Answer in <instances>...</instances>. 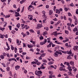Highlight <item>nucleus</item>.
I'll return each instance as SVG.
<instances>
[{
	"instance_id": "11",
	"label": "nucleus",
	"mask_w": 78,
	"mask_h": 78,
	"mask_svg": "<svg viewBox=\"0 0 78 78\" xmlns=\"http://www.w3.org/2000/svg\"><path fill=\"white\" fill-rule=\"evenodd\" d=\"M55 11L56 12L57 14H60V13H61V12L58 9H56L55 10Z\"/></svg>"
},
{
	"instance_id": "16",
	"label": "nucleus",
	"mask_w": 78,
	"mask_h": 78,
	"mask_svg": "<svg viewBox=\"0 0 78 78\" xmlns=\"http://www.w3.org/2000/svg\"><path fill=\"white\" fill-rule=\"evenodd\" d=\"M36 75H37V76H38L39 77H37V78H41V76H42V74H39V73H38V74H36Z\"/></svg>"
},
{
	"instance_id": "53",
	"label": "nucleus",
	"mask_w": 78,
	"mask_h": 78,
	"mask_svg": "<svg viewBox=\"0 0 78 78\" xmlns=\"http://www.w3.org/2000/svg\"><path fill=\"white\" fill-rule=\"evenodd\" d=\"M39 38L40 40H42V39H44V37H43L42 36L40 37Z\"/></svg>"
},
{
	"instance_id": "9",
	"label": "nucleus",
	"mask_w": 78,
	"mask_h": 78,
	"mask_svg": "<svg viewBox=\"0 0 78 78\" xmlns=\"http://www.w3.org/2000/svg\"><path fill=\"white\" fill-rule=\"evenodd\" d=\"M78 46L77 45L75 46L74 48H73V49L74 50H78Z\"/></svg>"
},
{
	"instance_id": "18",
	"label": "nucleus",
	"mask_w": 78,
	"mask_h": 78,
	"mask_svg": "<svg viewBox=\"0 0 78 78\" xmlns=\"http://www.w3.org/2000/svg\"><path fill=\"white\" fill-rule=\"evenodd\" d=\"M47 34V31H45L44 32L43 34V36H45Z\"/></svg>"
},
{
	"instance_id": "30",
	"label": "nucleus",
	"mask_w": 78,
	"mask_h": 78,
	"mask_svg": "<svg viewBox=\"0 0 78 78\" xmlns=\"http://www.w3.org/2000/svg\"><path fill=\"white\" fill-rule=\"evenodd\" d=\"M37 73H39V74H42V71L41 70L40 71H37Z\"/></svg>"
},
{
	"instance_id": "55",
	"label": "nucleus",
	"mask_w": 78,
	"mask_h": 78,
	"mask_svg": "<svg viewBox=\"0 0 78 78\" xmlns=\"http://www.w3.org/2000/svg\"><path fill=\"white\" fill-rule=\"evenodd\" d=\"M13 7L14 8H16V9H17V7H16V4L14 5H13Z\"/></svg>"
},
{
	"instance_id": "44",
	"label": "nucleus",
	"mask_w": 78,
	"mask_h": 78,
	"mask_svg": "<svg viewBox=\"0 0 78 78\" xmlns=\"http://www.w3.org/2000/svg\"><path fill=\"white\" fill-rule=\"evenodd\" d=\"M11 46L12 50H14V48L13 47V46L11 45Z\"/></svg>"
},
{
	"instance_id": "46",
	"label": "nucleus",
	"mask_w": 78,
	"mask_h": 78,
	"mask_svg": "<svg viewBox=\"0 0 78 78\" xmlns=\"http://www.w3.org/2000/svg\"><path fill=\"white\" fill-rule=\"evenodd\" d=\"M8 40L10 42V43H11V42L12 41V39H11V38H8Z\"/></svg>"
},
{
	"instance_id": "43",
	"label": "nucleus",
	"mask_w": 78,
	"mask_h": 78,
	"mask_svg": "<svg viewBox=\"0 0 78 78\" xmlns=\"http://www.w3.org/2000/svg\"><path fill=\"white\" fill-rule=\"evenodd\" d=\"M11 33L12 34H14L16 33V31L12 30L11 31Z\"/></svg>"
},
{
	"instance_id": "49",
	"label": "nucleus",
	"mask_w": 78,
	"mask_h": 78,
	"mask_svg": "<svg viewBox=\"0 0 78 78\" xmlns=\"http://www.w3.org/2000/svg\"><path fill=\"white\" fill-rule=\"evenodd\" d=\"M59 39L61 40V41H62V40H63V38L62 37V36H60L59 37Z\"/></svg>"
},
{
	"instance_id": "39",
	"label": "nucleus",
	"mask_w": 78,
	"mask_h": 78,
	"mask_svg": "<svg viewBox=\"0 0 78 78\" xmlns=\"http://www.w3.org/2000/svg\"><path fill=\"white\" fill-rule=\"evenodd\" d=\"M0 38H2V39H4V37H3V35L2 34H0Z\"/></svg>"
},
{
	"instance_id": "34",
	"label": "nucleus",
	"mask_w": 78,
	"mask_h": 78,
	"mask_svg": "<svg viewBox=\"0 0 78 78\" xmlns=\"http://www.w3.org/2000/svg\"><path fill=\"white\" fill-rule=\"evenodd\" d=\"M2 65L4 67H6V65H5V63H1Z\"/></svg>"
},
{
	"instance_id": "52",
	"label": "nucleus",
	"mask_w": 78,
	"mask_h": 78,
	"mask_svg": "<svg viewBox=\"0 0 78 78\" xmlns=\"http://www.w3.org/2000/svg\"><path fill=\"white\" fill-rule=\"evenodd\" d=\"M8 27L9 28L10 30H12V26H9Z\"/></svg>"
},
{
	"instance_id": "13",
	"label": "nucleus",
	"mask_w": 78,
	"mask_h": 78,
	"mask_svg": "<svg viewBox=\"0 0 78 78\" xmlns=\"http://www.w3.org/2000/svg\"><path fill=\"white\" fill-rule=\"evenodd\" d=\"M51 44H53V43L52 42H51L49 45L47 46V47L48 48L51 47Z\"/></svg>"
},
{
	"instance_id": "62",
	"label": "nucleus",
	"mask_w": 78,
	"mask_h": 78,
	"mask_svg": "<svg viewBox=\"0 0 78 78\" xmlns=\"http://www.w3.org/2000/svg\"><path fill=\"white\" fill-rule=\"evenodd\" d=\"M9 67H7L6 68V70L7 71H9Z\"/></svg>"
},
{
	"instance_id": "54",
	"label": "nucleus",
	"mask_w": 78,
	"mask_h": 78,
	"mask_svg": "<svg viewBox=\"0 0 78 78\" xmlns=\"http://www.w3.org/2000/svg\"><path fill=\"white\" fill-rule=\"evenodd\" d=\"M66 65L67 66H69V67H70V63L68 62H67L66 63Z\"/></svg>"
},
{
	"instance_id": "12",
	"label": "nucleus",
	"mask_w": 78,
	"mask_h": 78,
	"mask_svg": "<svg viewBox=\"0 0 78 78\" xmlns=\"http://www.w3.org/2000/svg\"><path fill=\"white\" fill-rule=\"evenodd\" d=\"M53 55L54 56H55V57H58V55L56 53V52H55L53 54Z\"/></svg>"
},
{
	"instance_id": "27",
	"label": "nucleus",
	"mask_w": 78,
	"mask_h": 78,
	"mask_svg": "<svg viewBox=\"0 0 78 78\" xmlns=\"http://www.w3.org/2000/svg\"><path fill=\"white\" fill-rule=\"evenodd\" d=\"M30 42H31V43H32L34 45H35L36 44V42L33 41H32V40H31L30 41Z\"/></svg>"
},
{
	"instance_id": "48",
	"label": "nucleus",
	"mask_w": 78,
	"mask_h": 78,
	"mask_svg": "<svg viewBox=\"0 0 78 78\" xmlns=\"http://www.w3.org/2000/svg\"><path fill=\"white\" fill-rule=\"evenodd\" d=\"M45 7L46 9H48V8L50 7V6L48 5H46Z\"/></svg>"
},
{
	"instance_id": "10",
	"label": "nucleus",
	"mask_w": 78,
	"mask_h": 78,
	"mask_svg": "<svg viewBox=\"0 0 78 78\" xmlns=\"http://www.w3.org/2000/svg\"><path fill=\"white\" fill-rule=\"evenodd\" d=\"M6 45L8 47V48H7V50H10V46H9V44H8V43L6 42Z\"/></svg>"
},
{
	"instance_id": "26",
	"label": "nucleus",
	"mask_w": 78,
	"mask_h": 78,
	"mask_svg": "<svg viewBox=\"0 0 78 78\" xmlns=\"http://www.w3.org/2000/svg\"><path fill=\"white\" fill-rule=\"evenodd\" d=\"M25 28H26V30H28L30 28V27L27 26V25H25Z\"/></svg>"
},
{
	"instance_id": "15",
	"label": "nucleus",
	"mask_w": 78,
	"mask_h": 78,
	"mask_svg": "<svg viewBox=\"0 0 78 78\" xmlns=\"http://www.w3.org/2000/svg\"><path fill=\"white\" fill-rule=\"evenodd\" d=\"M68 73L69 76H74V75L72 73V72H68Z\"/></svg>"
},
{
	"instance_id": "42",
	"label": "nucleus",
	"mask_w": 78,
	"mask_h": 78,
	"mask_svg": "<svg viewBox=\"0 0 78 78\" xmlns=\"http://www.w3.org/2000/svg\"><path fill=\"white\" fill-rule=\"evenodd\" d=\"M75 25H77V23H78V21L77 20H75Z\"/></svg>"
},
{
	"instance_id": "50",
	"label": "nucleus",
	"mask_w": 78,
	"mask_h": 78,
	"mask_svg": "<svg viewBox=\"0 0 78 78\" xmlns=\"http://www.w3.org/2000/svg\"><path fill=\"white\" fill-rule=\"evenodd\" d=\"M73 19L75 20H77V19H76V17L75 16H73Z\"/></svg>"
},
{
	"instance_id": "41",
	"label": "nucleus",
	"mask_w": 78,
	"mask_h": 78,
	"mask_svg": "<svg viewBox=\"0 0 78 78\" xmlns=\"http://www.w3.org/2000/svg\"><path fill=\"white\" fill-rule=\"evenodd\" d=\"M20 11V9L19 8H18V9H16V11L18 12H19Z\"/></svg>"
},
{
	"instance_id": "59",
	"label": "nucleus",
	"mask_w": 78,
	"mask_h": 78,
	"mask_svg": "<svg viewBox=\"0 0 78 78\" xmlns=\"http://www.w3.org/2000/svg\"><path fill=\"white\" fill-rule=\"evenodd\" d=\"M4 36H5V38H8V34H6V35H4Z\"/></svg>"
},
{
	"instance_id": "7",
	"label": "nucleus",
	"mask_w": 78,
	"mask_h": 78,
	"mask_svg": "<svg viewBox=\"0 0 78 78\" xmlns=\"http://www.w3.org/2000/svg\"><path fill=\"white\" fill-rule=\"evenodd\" d=\"M15 17H19V16H20V14L19 12H16L15 14Z\"/></svg>"
},
{
	"instance_id": "40",
	"label": "nucleus",
	"mask_w": 78,
	"mask_h": 78,
	"mask_svg": "<svg viewBox=\"0 0 78 78\" xmlns=\"http://www.w3.org/2000/svg\"><path fill=\"white\" fill-rule=\"evenodd\" d=\"M6 53L5 52L2 53V55L4 56H6Z\"/></svg>"
},
{
	"instance_id": "38",
	"label": "nucleus",
	"mask_w": 78,
	"mask_h": 78,
	"mask_svg": "<svg viewBox=\"0 0 78 78\" xmlns=\"http://www.w3.org/2000/svg\"><path fill=\"white\" fill-rule=\"evenodd\" d=\"M68 20L70 21V23H72V19H71L70 18H68Z\"/></svg>"
},
{
	"instance_id": "5",
	"label": "nucleus",
	"mask_w": 78,
	"mask_h": 78,
	"mask_svg": "<svg viewBox=\"0 0 78 78\" xmlns=\"http://www.w3.org/2000/svg\"><path fill=\"white\" fill-rule=\"evenodd\" d=\"M42 12L43 14V16L45 18H47V16L45 15V13H46V12H45V11L44 10L43 11H42Z\"/></svg>"
},
{
	"instance_id": "61",
	"label": "nucleus",
	"mask_w": 78,
	"mask_h": 78,
	"mask_svg": "<svg viewBox=\"0 0 78 78\" xmlns=\"http://www.w3.org/2000/svg\"><path fill=\"white\" fill-rule=\"evenodd\" d=\"M47 51H48V52H50V53H51V52H52V51H51V50L49 49H48L47 50Z\"/></svg>"
},
{
	"instance_id": "25",
	"label": "nucleus",
	"mask_w": 78,
	"mask_h": 78,
	"mask_svg": "<svg viewBox=\"0 0 78 78\" xmlns=\"http://www.w3.org/2000/svg\"><path fill=\"white\" fill-rule=\"evenodd\" d=\"M5 27L2 28V27H0V30H1L2 31H3L5 30Z\"/></svg>"
},
{
	"instance_id": "17",
	"label": "nucleus",
	"mask_w": 78,
	"mask_h": 78,
	"mask_svg": "<svg viewBox=\"0 0 78 78\" xmlns=\"http://www.w3.org/2000/svg\"><path fill=\"white\" fill-rule=\"evenodd\" d=\"M55 53H57V54H59V55H62V52H59L58 51H56Z\"/></svg>"
},
{
	"instance_id": "29",
	"label": "nucleus",
	"mask_w": 78,
	"mask_h": 78,
	"mask_svg": "<svg viewBox=\"0 0 78 78\" xmlns=\"http://www.w3.org/2000/svg\"><path fill=\"white\" fill-rule=\"evenodd\" d=\"M46 55V53H44V54H43L41 55H40V56H41L42 58H43Z\"/></svg>"
},
{
	"instance_id": "45",
	"label": "nucleus",
	"mask_w": 78,
	"mask_h": 78,
	"mask_svg": "<svg viewBox=\"0 0 78 78\" xmlns=\"http://www.w3.org/2000/svg\"><path fill=\"white\" fill-rule=\"evenodd\" d=\"M46 31H48V27H47L46 28L45 27H44V30H45Z\"/></svg>"
},
{
	"instance_id": "3",
	"label": "nucleus",
	"mask_w": 78,
	"mask_h": 78,
	"mask_svg": "<svg viewBox=\"0 0 78 78\" xmlns=\"http://www.w3.org/2000/svg\"><path fill=\"white\" fill-rule=\"evenodd\" d=\"M33 5H29L28 7V10L29 11H32V10L31 9V8H33Z\"/></svg>"
},
{
	"instance_id": "23",
	"label": "nucleus",
	"mask_w": 78,
	"mask_h": 78,
	"mask_svg": "<svg viewBox=\"0 0 78 78\" xmlns=\"http://www.w3.org/2000/svg\"><path fill=\"white\" fill-rule=\"evenodd\" d=\"M27 47H28V48H31L33 47V45H30V44H27Z\"/></svg>"
},
{
	"instance_id": "14",
	"label": "nucleus",
	"mask_w": 78,
	"mask_h": 78,
	"mask_svg": "<svg viewBox=\"0 0 78 78\" xmlns=\"http://www.w3.org/2000/svg\"><path fill=\"white\" fill-rule=\"evenodd\" d=\"M22 35H23V37H25L27 36V34H24L23 32H22L21 33Z\"/></svg>"
},
{
	"instance_id": "37",
	"label": "nucleus",
	"mask_w": 78,
	"mask_h": 78,
	"mask_svg": "<svg viewBox=\"0 0 78 78\" xmlns=\"http://www.w3.org/2000/svg\"><path fill=\"white\" fill-rule=\"evenodd\" d=\"M17 48H14V51L15 53H17Z\"/></svg>"
},
{
	"instance_id": "58",
	"label": "nucleus",
	"mask_w": 78,
	"mask_h": 78,
	"mask_svg": "<svg viewBox=\"0 0 78 78\" xmlns=\"http://www.w3.org/2000/svg\"><path fill=\"white\" fill-rule=\"evenodd\" d=\"M62 53H64V54H67V51H62Z\"/></svg>"
},
{
	"instance_id": "2",
	"label": "nucleus",
	"mask_w": 78,
	"mask_h": 78,
	"mask_svg": "<svg viewBox=\"0 0 78 78\" xmlns=\"http://www.w3.org/2000/svg\"><path fill=\"white\" fill-rule=\"evenodd\" d=\"M42 27V25L41 24H38L37 25V27H36L37 29H40V28H41Z\"/></svg>"
},
{
	"instance_id": "51",
	"label": "nucleus",
	"mask_w": 78,
	"mask_h": 78,
	"mask_svg": "<svg viewBox=\"0 0 78 78\" xmlns=\"http://www.w3.org/2000/svg\"><path fill=\"white\" fill-rule=\"evenodd\" d=\"M45 44L44 41L43 42H41L40 43V45H44V44Z\"/></svg>"
},
{
	"instance_id": "4",
	"label": "nucleus",
	"mask_w": 78,
	"mask_h": 78,
	"mask_svg": "<svg viewBox=\"0 0 78 78\" xmlns=\"http://www.w3.org/2000/svg\"><path fill=\"white\" fill-rule=\"evenodd\" d=\"M20 67V66L19 65H16L15 67V69L16 70H17L18 69H19Z\"/></svg>"
},
{
	"instance_id": "6",
	"label": "nucleus",
	"mask_w": 78,
	"mask_h": 78,
	"mask_svg": "<svg viewBox=\"0 0 78 78\" xmlns=\"http://www.w3.org/2000/svg\"><path fill=\"white\" fill-rule=\"evenodd\" d=\"M59 70L60 71H64L65 72H66V70L62 67H59Z\"/></svg>"
},
{
	"instance_id": "22",
	"label": "nucleus",
	"mask_w": 78,
	"mask_h": 78,
	"mask_svg": "<svg viewBox=\"0 0 78 78\" xmlns=\"http://www.w3.org/2000/svg\"><path fill=\"white\" fill-rule=\"evenodd\" d=\"M0 58H1L2 59H5V57L3 55H0Z\"/></svg>"
},
{
	"instance_id": "31",
	"label": "nucleus",
	"mask_w": 78,
	"mask_h": 78,
	"mask_svg": "<svg viewBox=\"0 0 78 78\" xmlns=\"http://www.w3.org/2000/svg\"><path fill=\"white\" fill-rule=\"evenodd\" d=\"M20 24L19 23L17 24L16 27H17L18 28H19V27H20Z\"/></svg>"
},
{
	"instance_id": "19",
	"label": "nucleus",
	"mask_w": 78,
	"mask_h": 78,
	"mask_svg": "<svg viewBox=\"0 0 78 78\" xmlns=\"http://www.w3.org/2000/svg\"><path fill=\"white\" fill-rule=\"evenodd\" d=\"M53 10H49V15H50V16L51 15V14H53Z\"/></svg>"
},
{
	"instance_id": "56",
	"label": "nucleus",
	"mask_w": 78,
	"mask_h": 78,
	"mask_svg": "<svg viewBox=\"0 0 78 78\" xmlns=\"http://www.w3.org/2000/svg\"><path fill=\"white\" fill-rule=\"evenodd\" d=\"M64 10L65 11L67 12V11H68V10H69V9H68V8H64Z\"/></svg>"
},
{
	"instance_id": "35",
	"label": "nucleus",
	"mask_w": 78,
	"mask_h": 78,
	"mask_svg": "<svg viewBox=\"0 0 78 78\" xmlns=\"http://www.w3.org/2000/svg\"><path fill=\"white\" fill-rule=\"evenodd\" d=\"M42 61L43 62H44V63H47V61L46 59L42 60Z\"/></svg>"
},
{
	"instance_id": "24",
	"label": "nucleus",
	"mask_w": 78,
	"mask_h": 78,
	"mask_svg": "<svg viewBox=\"0 0 78 78\" xmlns=\"http://www.w3.org/2000/svg\"><path fill=\"white\" fill-rule=\"evenodd\" d=\"M55 44H58V45H59V44H62V43H59V42H58V41H55Z\"/></svg>"
},
{
	"instance_id": "36",
	"label": "nucleus",
	"mask_w": 78,
	"mask_h": 78,
	"mask_svg": "<svg viewBox=\"0 0 78 78\" xmlns=\"http://www.w3.org/2000/svg\"><path fill=\"white\" fill-rule=\"evenodd\" d=\"M67 59H71L72 57L70 56V55H69L67 57Z\"/></svg>"
},
{
	"instance_id": "8",
	"label": "nucleus",
	"mask_w": 78,
	"mask_h": 78,
	"mask_svg": "<svg viewBox=\"0 0 78 78\" xmlns=\"http://www.w3.org/2000/svg\"><path fill=\"white\" fill-rule=\"evenodd\" d=\"M70 64L72 66H75V64H74V62H73V61H71L69 62Z\"/></svg>"
},
{
	"instance_id": "1",
	"label": "nucleus",
	"mask_w": 78,
	"mask_h": 78,
	"mask_svg": "<svg viewBox=\"0 0 78 78\" xmlns=\"http://www.w3.org/2000/svg\"><path fill=\"white\" fill-rule=\"evenodd\" d=\"M67 53V54H69L70 55V56H73V55L72 53V50H70L69 51H66V53Z\"/></svg>"
},
{
	"instance_id": "28",
	"label": "nucleus",
	"mask_w": 78,
	"mask_h": 78,
	"mask_svg": "<svg viewBox=\"0 0 78 78\" xmlns=\"http://www.w3.org/2000/svg\"><path fill=\"white\" fill-rule=\"evenodd\" d=\"M48 64H49V65H51V64H53V62H49L48 63Z\"/></svg>"
},
{
	"instance_id": "20",
	"label": "nucleus",
	"mask_w": 78,
	"mask_h": 78,
	"mask_svg": "<svg viewBox=\"0 0 78 78\" xmlns=\"http://www.w3.org/2000/svg\"><path fill=\"white\" fill-rule=\"evenodd\" d=\"M57 33V31H56L54 32L52 34V35H54L55 36H56V34Z\"/></svg>"
},
{
	"instance_id": "32",
	"label": "nucleus",
	"mask_w": 78,
	"mask_h": 78,
	"mask_svg": "<svg viewBox=\"0 0 78 78\" xmlns=\"http://www.w3.org/2000/svg\"><path fill=\"white\" fill-rule=\"evenodd\" d=\"M29 31L31 33H34V30H33V29H31L30 30H29Z\"/></svg>"
},
{
	"instance_id": "57",
	"label": "nucleus",
	"mask_w": 78,
	"mask_h": 78,
	"mask_svg": "<svg viewBox=\"0 0 78 78\" xmlns=\"http://www.w3.org/2000/svg\"><path fill=\"white\" fill-rule=\"evenodd\" d=\"M7 24H8V23H7V22H5V24L3 26L4 27H6V26Z\"/></svg>"
},
{
	"instance_id": "33",
	"label": "nucleus",
	"mask_w": 78,
	"mask_h": 78,
	"mask_svg": "<svg viewBox=\"0 0 78 78\" xmlns=\"http://www.w3.org/2000/svg\"><path fill=\"white\" fill-rule=\"evenodd\" d=\"M14 58H9V62H11L12 61H14Z\"/></svg>"
},
{
	"instance_id": "63",
	"label": "nucleus",
	"mask_w": 78,
	"mask_h": 78,
	"mask_svg": "<svg viewBox=\"0 0 78 78\" xmlns=\"http://www.w3.org/2000/svg\"><path fill=\"white\" fill-rule=\"evenodd\" d=\"M67 25H68V26H69V27H70V25H71V23H67Z\"/></svg>"
},
{
	"instance_id": "60",
	"label": "nucleus",
	"mask_w": 78,
	"mask_h": 78,
	"mask_svg": "<svg viewBox=\"0 0 78 78\" xmlns=\"http://www.w3.org/2000/svg\"><path fill=\"white\" fill-rule=\"evenodd\" d=\"M77 30H78V29H77V28H74L73 31H76Z\"/></svg>"
},
{
	"instance_id": "47",
	"label": "nucleus",
	"mask_w": 78,
	"mask_h": 78,
	"mask_svg": "<svg viewBox=\"0 0 78 78\" xmlns=\"http://www.w3.org/2000/svg\"><path fill=\"white\" fill-rule=\"evenodd\" d=\"M59 47H59V45H57V46L56 47H55V48L56 49H58L59 48Z\"/></svg>"
},
{
	"instance_id": "64",
	"label": "nucleus",
	"mask_w": 78,
	"mask_h": 78,
	"mask_svg": "<svg viewBox=\"0 0 78 78\" xmlns=\"http://www.w3.org/2000/svg\"><path fill=\"white\" fill-rule=\"evenodd\" d=\"M24 73H27V71L26 69H24Z\"/></svg>"
},
{
	"instance_id": "21",
	"label": "nucleus",
	"mask_w": 78,
	"mask_h": 78,
	"mask_svg": "<svg viewBox=\"0 0 78 78\" xmlns=\"http://www.w3.org/2000/svg\"><path fill=\"white\" fill-rule=\"evenodd\" d=\"M26 2V0H22V1L20 2V3L21 4H22L23 3H25Z\"/></svg>"
}]
</instances>
